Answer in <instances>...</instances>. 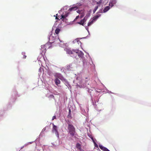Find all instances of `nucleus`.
I'll return each instance as SVG.
<instances>
[{
  "mask_svg": "<svg viewBox=\"0 0 151 151\" xmlns=\"http://www.w3.org/2000/svg\"><path fill=\"white\" fill-rule=\"evenodd\" d=\"M67 83H64V84L68 87V88L69 90H70V91H71L72 87L67 80Z\"/></svg>",
  "mask_w": 151,
  "mask_h": 151,
  "instance_id": "22",
  "label": "nucleus"
},
{
  "mask_svg": "<svg viewBox=\"0 0 151 151\" xmlns=\"http://www.w3.org/2000/svg\"><path fill=\"white\" fill-rule=\"evenodd\" d=\"M96 110H97L98 111H101V110H98V109H96Z\"/></svg>",
  "mask_w": 151,
  "mask_h": 151,
  "instance_id": "62",
  "label": "nucleus"
},
{
  "mask_svg": "<svg viewBox=\"0 0 151 151\" xmlns=\"http://www.w3.org/2000/svg\"><path fill=\"white\" fill-rule=\"evenodd\" d=\"M73 51L74 52L76 53L78 57L81 58V59H83V57H84V53H83L81 51L79 50L78 49H73Z\"/></svg>",
  "mask_w": 151,
  "mask_h": 151,
  "instance_id": "6",
  "label": "nucleus"
},
{
  "mask_svg": "<svg viewBox=\"0 0 151 151\" xmlns=\"http://www.w3.org/2000/svg\"><path fill=\"white\" fill-rule=\"evenodd\" d=\"M72 56L73 57H74L75 58H76V59H78V58L77 57V55L75 56H74V55H73V56Z\"/></svg>",
  "mask_w": 151,
  "mask_h": 151,
  "instance_id": "50",
  "label": "nucleus"
},
{
  "mask_svg": "<svg viewBox=\"0 0 151 151\" xmlns=\"http://www.w3.org/2000/svg\"><path fill=\"white\" fill-rule=\"evenodd\" d=\"M98 7H99V6H95L94 9H93V14H94V13H95L96 12V11L97 9H98Z\"/></svg>",
  "mask_w": 151,
  "mask_h": 151,
  "instance_id": "30",
  "label": "nucleus"
},
{
  "mask_svg": "<svg viewBox=\"0 0 151 151\" xmlns=\"http://www.w3.org/2000/svg\"><path fill=\"white\" fill-rule=\"evenodd\" d=\"M76 147L78 150L81 149V145L80 143H77L76 144Z\"/></svg>",
  "mask_w": 151,
  "mask_h": 151,
  "instance_id": "26",
  "label": "nucleus"
},
{
  "mask_svg": "<svg viewBox=\"0 0 151 151\" xmlns=\"http://www.w3.org/2000/svg\"><path fill=\"white\" fill-rule=\"evenodd\" d=\"M99 147L103 151H110L108 148L104 147L102 145H100Z\"/></svg>",
  "mask_w": 151,
  "mask_h": 151,
  "instance_id": "15",
  "label": "nucleus"
},
{
  "mask_svg": "<svg viewBox=\"0 0 151 151\" xmlns=\"http://www.w3.org/2000/svg\"><path fill=\"white\" fill-rule=\"evenodd\" d=\"M62 9H61L59 11L58 13H59V14H61L62 12Z\"/></svg>",
  "mask_w": 151,
  "mask_h": 151,
  "instance_id": "44",
  "label": "nucleus"
},
{
  "mask_svg": "<svg viewBox=\"0 0 151 151\" xmlns=\"http://www.w3.org/2000/svg\"><path fill=\"white\" fill-rule=\"evenodd\" d=\"M103 8H101L97 12V13H103Z\"/></svg>",
  "mask_w": 151,
  "mask_h": 151,
  "instance_id": "35",
  "label": "nucleus"
},
{
  "mask_svg": "<svg viewBox=\"0 0 151 151\" xmlns=\"http://www.w3.org/2000/svg\"><path fill=\"white\" fill-rule=\"evenodd\" d=\"M87 126H88V127H90V126H89L90 125H89V124H87Z\"/></svg>",
  "mask_w": 151,
  "mask_h": 151,
  "instance_id": "59",
  "label": "nucleus"
},
{
  "mask_svg": "<svg viewBox=\"0 0 151 151\" xmlns=\"http://www.w3.org/2000/svg\"><path fill=\"white\" fill-rule=\"evenodd\" d=\"M87 53L88 54V56H89V59H90V60H91V63H92L93 65L95 67V65L94 64H93V61H92V59H91V57H90V56L89 55V54L88 53Z\"/></svg>",
  "mask_w": 151,
  "mask_h": 151,
  "instance_id": "39",
  "label": "nucleus"
},
{
  "mask_svg": "<svg viewBox=\"0 0 151 151\" xmlns=\"http://www.w3.org/2000/svg\"><path fill=\"white\" fill-rule=\"evenodd\" d=\"M86 121L87 122V119H86Z\"/></svg>",
  "mask_w": 151,
  "mask_h": 151,
  "instance_id": "64",
  "label": "nucleus"
},
{
  "mask_svg": "<svg viewBox=\"0 0 151 151\" xmlns=\"http://www.w3.org/2000/svg\"><path fill=\"white\" fill-rule=\"evenodd\" d=\"M37 60L38 61H39V60L40 61V59H39V57L38 58Z\"/></svg>",
  "mask_w": 151,
  "mask_h": 151,
  "instance_id": "58",
  "label": "nucleus"
},
{
  "mask_svg": "<svg viewBox=\"0 0 151 151\" xmlns=\"http://www.w3.org/2000/svg\"><path fill=\"white\" fill-rule=\"evenodd\" d=\"M110 8L111 7L109 5L105 6L103 10V12L104 13H106L110 9Z\"/></svg>",
  "mask_w": 151,
  "mask_h": 151,
  "instance_id": "17",
  "label": "nucleus"
},
{
  "mask_svg": "<svg viewBox=\"0 0 151 151\" xmlns=\"http://www.w3.org/2000/svg\"><path fill=\"white\" fill-rule=\"evenodd\" d=\"M78 9V7L76 6H74L71 7L69 9L68 11H71L73 10H76Z\"/></svg>",
  "mask_w": 151,
  "mask_h": 151,
  "instance_id": "21",
  "label": "nucleus"
},
{
  "mask_svg": "<svg viewBox=\"0 0 151 151\" xmlns=\"http://www.w3.org/2000/svg\"><path fill=\"white\" fill-rule=\"evenodd\" d=\"M76 6H77V7H80L81 6H83V4H82L81 3H77L76 4Z\"/></svg>",
  "mask_w": 151,
  "mask_h": 151,
  "instance_id": "36",
  "label": "nucleus"
},
{
  "mask_svg": "<svg viewBox=\"0 0 151 151\" xmlns=\"http://www.w3.org/2000/svg\"><path fill=\"white\" fill-rule=\"evenodd\" d=\"M96 21L92 18H91L88 23V26H91L94 22Z\"/></svg>",
  "mask_w": 151,
  "mask_h": 151,
  "instance_id": "16",
  "label": "nucleus"
},
{
  "mask_svg": "<svg viewBox=\"0 0 151 151\" xmlns=\"http://www.w3.org/2000/svg\"><path fill=\"white\" fill-rule=\"evenodd\" d=\"M91 11V9H90L87 12V13L86 16L84 17L85 18H86V19H87L90 16Z\"/></svg>",
  "mask_w": 151,
  "mask_h": 151,
  "instance_id": "20",
  "label": "nucleus"
},
{
  "mask_svg": "<svg viewBox=\"0 0 151 151\" xmlns=\"http://www.w3.org/2000/svg\"><path fill=\"white\" fill-rule=\"evenodd\" d=\"M68 7V6H66L63 7L62 9L65 12V11H66L67 10Z\"/></svg>",
  "mask_w": 151,
  "mask_h": 151,
  "instance_id": "32",
  "label": "nucleus"
},
{
  "mask_svg": "<svg viewBox=\"0 0 151 151\" xmlns=\"http://www.w3.org/2000/svg\"><path fill=\"white\" fill-rule=\"evenodd\" d=\"M26 57H27V56L25 55H24L23 56V58L24 59H25L26 58Z\"/></svg>",
  "mask_w": 151,
  "mask_h": 151,
  "instance_id": "52",
  "label": "nucleus"
},
{
  "mask_svg": "<svg viewBox=\"0 0 151 151\" xmlns=\"http://www.w3.org/2000/svg\"><path fill=\"white\" fill-rule=\"evenodd\" d=\"M88 37V36L87 35V36L83 37L82 38H78L76 39V42L78 44H79V43H81V41H80V39H86L87 37Z\"/></svg>",
  "mask_w": 151,
  "mask_h": 151,
  "instance_id": "18",
  "label": "nucleus"
},
{
  "mask_svg": "<svg viewBox=\"0 0 151 151\" xmlns=\"http://www.w3.org/2000/svg\"><path fill=\"white\" fill-rule=\"evenodd\" d=\"M54 76L56 78L60 79L64 83H66L67 80L65 79L63 76L60 73H56L54 74Z\"/></svg>",
  "mask_w": 151,
  "mask_h": 151,
  "instance_id": "4",
  "label": "nucleus"
},
{
  "mask_svg": "<svg viewBox=\"0 0 151 151\" xmlns=\"http://www.w3.org/2000/svg\"><path fill=\"white\" fill-rule=\"evenodd\" d=\"M102 2V0H100L99 1H96V4H98V6H99L101 5Z\"/></svg>",
  "mask_w": 151,
  "mask_h": 151,
  "instance_id": "34",
  "label": "nucleus"
},
{
  "mask_svg": "<svg viewBox=\"0 0 151 151\" xmlns=\"http://www.w3.org/2000/svg\"><path fill=\"white\" fill-rule=\"evenodd\" d=\"M60 29L57 28L55 30V33L56 35H58L60 31Z\"/></svg>",
  "mask_w": 151,
  "mask_h": 151,
  "instance_id": "27",
  "label": "nucleus"
},
{
  "mask_svg": "<svg viewBox=\"0 0 151 151\" xmlns=\"http://www.w3.org/2000/svg\"><path fill=\"white\" fill-rule=\"evenodd\" d=\"M92 90H91V89H88V92L89 93H91V91H92Z\"/></svg>",
  "mask_w": 151,
  "mask_h": 151,
  "instance_id": "45",
  "label": "nucleus"
},
{
  "mask_svg": "<svg viewBox=\"0 0 151 151\" xmlns=\"http://www.w3.org/2000/svg\"><path fill=\"white\" fill-rule=\"evenodd\" d=\"M69 14V13L67 12H66L65 14H64V12H63V14L61 15L60 19H62V21L63 22H66L68 20V19L66 18L68 15Z\"/></svg>",
  "mask_w": 151,
  "mask_h": 151,
  "instance_id": "8",
  "label": "nucleus"
},
{
  "mask_svg": "<svg viewBox=\"0 0 151 151\" xmlns=\"http://www.w3.org/2000/svg\"><path fill=\"white\" fill-rule=\"evenodd\" d=\"M76 42V40H74L73 41H72V43L73 44H74V43H75Z\"/></svg>",
  "mask_w": 151,
  "mask_h": 151,
  "instance_id": "48",
  "label": "nucleus"
},
{
  "mask_svg": "<svg viewBox=\"0 0 151 151\" xmlns=\"http://www.w3.org/2000/svg\"><path fill=\"white\" fill-rule=\"evenodd\" d=\"M56 119V116H54L52 117V120H53L54 119Z\"/></svg>",
  "mask_w": 151,
  "mask_h": 151,
  "instance_id": "43",
  "label": "nucleus"
},
{
  "mask_svg": "<svg viewBox=\"0 0 151 151\" xmlns=\"http://www.w3.org/2000/svg\"><path fill=\"white\" fill-rule=\"evenodd\" d=\"M40 139V138L39 137L38 138H37V139L35 140V141L36 142H37V140L38 141H39Z\"/></svg>",
  "mask_w": 151,
  "mask_h": 151,
  "instance_id": "47",
  "label": "nucleus"
},
{
  "mask_svg": "<svg viewBox=\"0 0 151 151\" xmlns=\"http://www.w3.org/2000/svg\"><path fill=\"white\" fill-rule=\"evenodd\" d=\"M96 15L94 16L92 18L94 19V20L95 21H96V20L101 16V14L100 13H97V12H96Z\"/></svg>",
  "mask_w": 151,
  "mask_h": 151,
  "instance_id": "13",
  "label": "nucleus"
},
{
  "mask_svg": "<svg viewBox=\"0 0 151 151\" xmlns=\"http://www.w3.org/2000/svg\"><path fill=\"white\" fill-rule=\"evenodd\" d=\"M49 128V127L48 126H47L45 127H44L42 129V132L40 133V134L39 136H43V132H44L46 130V128Z\"/></svg>",
  "mask_w": 151,
  "mask_h": 151,
  "instance_id": "24",
  "label": "nucleus"
},
{
  "mask_svg": "<svg viewBox=\"0 0 151 151\" xmlns=\"http://www.w3.org/2000/svg\"><path fill=\"white\" fill-rule=\"evenodd\" d=\"M87 135L92 139V141L95 139L93 138V137L92 136V135L88 132L87 133Z\"/></svg>",
  "mask_w": 151,
  "mask_h": 151,
  "instance_id": "28",
  "label": "nucleus"
},
{
  "mask_svg": "<svg viewBox=\"0 0 151 151\" xmlns=\"http://www.w3.org/2000/svg\"><path fill=\"white\" fill-rule=\"evenodd\" d=\"M87 20V19H86V18H85L84 17V18L83 19L81 20V21L85 23V22Z\"/></svg>",
  "mask_w": 151,
  "mask_h": 151,
  "instance_id": "37",
  "label": "nucleus"
},
{
  "mask_svg": "<svg viewBox=\"0 0 151 151\" xmlns=\"http://www.w3.org/2000/svg\"><path fill=\"white\" fill-rule=\"evenodd\" d=\"M19 96V95L18 94L16 90L14 89L12 93V96L9 103V105H11L12 103L15 101L16 98Z\"/></svg>",
  "mask_w": 151,
  "mask_h": 151,
  "instance_id": "3",
  "label": "nucleus"
},
{
  "mask_svg": "<svg viewBox=\"0 0 151 151\" xmlns=\"http://www.w3.org/2000/svg\"><path fill=\"white\" fill-rule=\"evenodd\" d=\"M41 68H40L39 69V71H41Z\"/></svg>",
  "mask_w": 151,
  "mask_h": 151,
  "instance_id": "60",
  "label": "nucleus"
},
{
  "mask_svg": "<svg viewBox=\"0 0 151 151\" xmlns=\"http://www.w3.org/2000/svg\"><path fill=\"white\" fill-rule=\"evenodd\" d=\"M71 109L70 108L69 109L68 114V118L71 119L72 118L71 115Z\"/></svg>",
  "mask_w": 151,
  "mask_h": 151,
  "instance_id": "25",
  "label": "nucleus"
},
{
  "mask_svg": "<svg viewBox=\"0 0 151 151\" xmlns=\"http://www.w3.org/2000/svg\"><path fill=\"white\" fill-rule=\"evenodd\" d=\"M80 14V15L79 16V17H80V18H83L85 15L84 11L83 12H82V13Z\"/></svg>",
  "mask_w": 151,
  "mask_h": 151,
  "instance_id": "31",
  "label": "nucleus"
},
{
  "mask_svg": "<svg viewBox=\"0 0 151 151\" xmlns=\"http://www.w3.org/2000/svg\"><path fill=\"white\" fill-rule=\"evenodd\" d=\"M54 82L55 84L57 86H58L59 84H60L61 82L58 78H55V79Z\"/></svg>",
  "mask_w": 151,
  "mask_h": 151,
  "instance_id": "23",
  "label": "nucleus"
},
{
  "mask_svg": "<svg viewBox=\"0 0 151 151\" xmlns=\"http://www.w3.org/2000/svg\"><path fill=\"white\" fill-rule=\"evenodd\" d=\"M24 146H23L22 147H21L20 148V150L21 149H22L23 147H24Z\"/></svg>",
  "mask_w": 151,
  "mask_h": 151,
  "instance_id": "61",
  "label": "nucleus"
},
{
  "mask_svg": "<svg viewBox=\"0 0 151 151\" xmlns=\"http://www.w3.org/2000/svg\"><path fill=\"white\" fill-rule=\"evenodd\" d=\"M22 54L24 56L25 55V52H22Z\"/></svg>",
  "mask_w": 151,
  "mask_h": 151,
  "instance_id": "51",
  "label": "nucleus"
},
{
  "mask_svg": "<svg viewBox=\"0 0 151 151\" xmlns=\"http://www.w3.org/2000/svg\"><path fill=\"white\" fill-rule=\"evenodd\" d=\"M107 91V92H106L107 93H113V94H114V93H112V92H111V91H109L108 90H107V89H106Z\"/></svg>",
  "mask_w": 151,
  "mask_h": 151,
  "instance_id": "41",
  "label": "nucleus"
},
{
  "mask_svg": "<svg viewBox=\"0 0 151 151\" xmlns=\"http://www.w3.org/2000/svg\"><path fill=\"white\" fill-rule=\"evenodd\" d=\"M78 78L76 79L78 81ZM84 86H83V84H82V81L81 80H79V81H78L76 83V86L77 88L78 87L80 88H82Z\"/></svg>",
  "mask_w": 151,
  "mask_h": 151,
  "instance_id": "10",
  "label": "nucleus"
},
{
  "mask_svg": "<svg viewBox=\"0 0 151 151\" xmlns=\"http://www.w3.org/2000/svg\"><path fill=\"white\" fill-rule=\"evenodd\" d=\"M83 63V65L85 67L87 65V60L85 59L84 57H83V59H81Z\"/></svg>",
  "mask_w": 151,
  "mask_h": 151,
  "instance_id": "19",
  "label": "nucleus"
},
{
  "mask_svg": "<svg viewBox=\"0 0 151 151\" xmlns=\"http://www.w3.org/2000/svg\"><path fill=\"white\" fill-rule=\"evenodd\" d=\"M78 24L82 25L83 26H84V23L83 22H81V20L79 22H78L77 23Z\"/></svg>",
  "mask_w": 151,
  "mask_h": 151,
  "instance_id": "33",
  "label": "nucleus"
},
{
  "mask_svg": "<svg viewBox=\"0 0 151 151\" xmlns=\"http://www.w3.org/2000/svg\"><path fill=\"white\" fill-rule=\"evenodd\" d=\"M117 3V0H110L109 5L111 8Z\"/></svg>",
  "mask_w": 151,
  "mask_h": 151,
  "instance_id": "11",
  "label": "nucleus"
},
{
  "mask_svg": "<svg viewBox=\"0 0 151 151\" xmlns=\"http://www.w3.org/2000/svg\"><path fill=\"white\" fill-rule=\"evenodd\" d=\"M96 91V92H98V93H100L101 92V91H100V90H99V91L97 90Z\"/></svg>",
  "mask_w": 151,
  "mask_h": 151,
  "instance_id": "53",
  "label": "nucleus"
},
{
  "mask_svg": "<svg viewBox=\"0 0 151 151\" xmlns=\"http://www.w3.org/2000/svg\"><path fill=\"white\" fill-rule=\"evenodd\" d=\"M51 144L53 145V146L55 147H56V145H55V144H54L53 143H52Z\"/></svg>",
  "mask_w": 151,
  "mask_h": 151,
  "instance_id": "54",
  "label": "nucleus"
},
{
  "mask_svg": "<svg viewBox=\"0 0 151 151\" xmlns=\"http://www.w3.org/2000/svg\"><path fill=\"white\" fill-rule=\"evenodd\" d=\"M79 150V151H84V150L82 149L81 148V149H78Z\"/></svg>",
  "mask_w": 151,
  "mask_h": 151,
  "instance_id": "49",
  "label": "nucleus"
},
{
  "mask_svg": "<svg viewBox=\"0 0 151 151\" xmlns=\"http://www.w3.org/2000/svg\"><path fill=\"white\" fill-rule=\"evenodd\" d=\"M67 123L68 124V129L69 133L71 137L74 136L76 134L75 131V128L70 122H67Z\"/></svg>",
  "mask_w": 151,
  "mask_h": 151,
  "instance_id": "2",
  "label": "nucleus"
},
{
  "mask_svg": "<svg viewBox=\"0 0 151 151\" xmlns=\"http://www.w3.org/2000/svg\"><path fill=\"white\" fill-rule=\"evenodd\" d=\"M92 141L94 144L95 147L96 148H99L98 145L95 142V141H96V139H95L94 140Z\"/></svg>",
  "mask_w": 151,
  "mask_h": 151,
  "instance_id": "29",
  "label": "nucleus"
},
{
  "mask_svg": "<svg viewBox=\"0 0 151 151\" xmlns=\"http://www.w3.org/2000/svg\"><path fill=\"white\" fill-rule=\"evenodd\" d=\"M84 27H85V29H86L87 31H88V26H84Z\"/></svg>",
  "mask_w": 151,
  "mask_h": 151,
  "instance_id": "42",
  "label": "nucleus"
},
{
  "mask_svg": "<svg viewBox=\"0 0 151 151\" xmlns=\"http://www.w3.org/2000/svg\"><path fill=\"white\" fill-rule=\"evenodd\" d=\"M79 17V15L77 16L74 20L78 19Z\"/></svg>",
  "mask_w": 151,
  "mask_h": 151,
  "instance_id": "46",
  "label": "nucleus"
},
{
  "mask_svg": "<svg viewBox=\"0 0 151 151\" xmlns=\"http://www.w3.org/2000/svg\"><path fill=\"white\" fill-rule=\"evenodd\" d=\"M52 30H53V28H52ZM55 33L53 34L52 30L49 33L48 38L49 40L48 43L50 44V45H51L52 43L54 42L56 40V41L59 40L60 42H63V41L59 39L58 36H55Z\"/></svg>",
  "mask_w": 151,
  "mask_h": 151,
  "instance_id": "1",
  "label": "nucleus"
},
{
  "mask_svg": "<svg viewBox=\"0 0 151 151\" xmlns=\"http://www.w3.org/2000/svg\"><path fill=\"white\" fill-rule=\"evenodd\" d=\"M65 50L66 51L67 53L69 54L72 55L74 53L73 51V50H71L69 48L65 49Z\"/></svg>",
  "mask_w": 151,
  "mask_h": 151,
  "instance_id": "14",
  "label": "nucleus"
},
{
  "mask_svg": "<svg viewBox=\"0 0 151 151\" xmlns=\"http://www.w3.org/2000/svg\"><path fill=\"white\" fill-rule=\"evenodd\" d=\"M34 142H29L25 145V146L27 145H28L32 144Z\"/></svg>",
  "mask_w": 151,
  "mask_h": 151,
  "instance_id": "40",
  "label": "nucleus"
},
{
  "mask_svg": "<svg viewBox=\"0 0 151 151\" xmlns=\"http://www.w3.org/2000/svg\"><path fill=\"white\" fill-rule=\"evenodd\" d=\"M55 19H58V18L57 17H55Z\"/></svg>",
  "mask_w": 151,
  "mask_h": 151,
  "instance_id": "63",
  "label": "nucleus"
},
{
  "mask_svg": "<svg viewBox=\"0 0 151 151\" xmlns=\"http://www.w3.org/2000/svg\"><path fill=\"white\" fill-rule=\"evenodd\" d=\"M58 15V14H57L55 15H54V17H56Z\"/></svg>",
  "mask_w": 151,
  "mask_h": 151,
  "instance_id": "55",
  "label": "nucleus"
},
{
  "mask_svg": "<svg viewBox=\"0 0 151 151\" xmlns=\"http://www.w3.org/2000/svg\"><path fill=\"white\" fill-rule=\"evenodd\" d=\"M50 96L51 97H54V96L53 95H50Z\"/></svg>",
  "mask_w": 151,
  "mask_h": 151,
  "instance_id": "57",
  "label": "nucleus"
},
{
  "mask_svg": "<svg viewBox=\"0 0 151 151\" xmlns=\"http://www.w3.org/2000/svg\"><path fill=\"white\" fill-rule=\"evenodd\" d=\"M53 127L52 132L53 133H55L56 136L58 138H59V133L58 131V127L56 125H55L53 123L52 124Z\"/></svg>",
  "mask_w": 151,
  "mask_h": 151,
  "instance_id": "7",
  "label": "nucleus"
},
{
  "mask_svg": "<svg viewBox=\"0 0 151 151\" xmlns=\"http://www.w3.org/2000/svg\"><path fill=\"white\" fill-rule=\"evenodd\" d=\"M74 64L71 63L67 65L66 66V68L68 70H72L74 68Z\"/></svg>",
  "mask_w": 151,
  "mask_h": 151,
  "instance_id": "9",
  "label": "nucleus"
},
{
  "mask_svg": "<svg viewBox=\"0 0 151 151\" xmlns=\"http://www.w3.org/2000/svg\"><path fill=\"white\" fill-rule=\"evenodd\" d=\"M88 33V35H90V32H89V30H88V31H87Z\"/></svg>",
  "mask_w": 151,
  "mask_h": 151,
  "instance_id": "56",
  "label": "nucleus"
},
{
  "mask_svg": "<svg viewBox=\"0 0 151 151\" xmlns=\"http://www.w3.org/2000/svg\"><path fill=\"white\" fill-rule=\"evenodd\" d=\"M47 44H48V43L46 44L45 45H42L41 46V52H40V56H41L42 58L44 59V60H45V57H44V56H43V58H42V56H43V55H44L45 54V53L46 52V45H47Z\"/></svg>",
  "mask_w": 151,
  "mask_h": 151,
  "instance_id": "5",
  "label": "nucleus"
},
{
  "mask_svg": "<svg viewBox=\"0 0 151 151\" xmlns=\"http://www.w3.org/2000/svg\"><path fill=\"white\" fill-rule=\"evenodd\" d=\"M84 12L82 10H78L77 11V12L79 13V14H81V13H82V12Z\"/></svg>",
  "mask_w": 151,
  "mask_h": 151,
  "instance_id": "38",
  "label": "nucleus"
},
{
  "mask_svg": "<svg viewBox=\"0 0 151 151\" xmlns=\"http://www.w3.org/2000/svg\"><path fill=\"white\" fill-rule=\"evenodd\" d=\"M96 15L94 16L92 18L94 19V20L95 21H96V20L101 16V14L100 13H97V12H96Z\"/></svg>",
  "mask_w": 151,
  "mask_h": 151,
  "instance_id": "12",
  "label": "nucleus"
}]
</instances>
